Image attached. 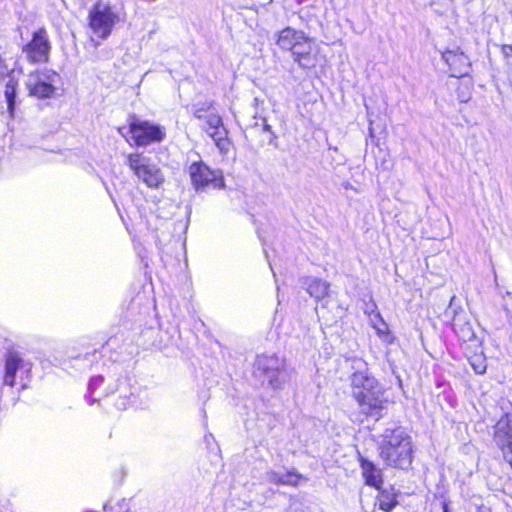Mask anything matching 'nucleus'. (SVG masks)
Segmentation results:
<instances>
[{
    "mask_svg": "<svg viewBox=\"0 0 512 512\" xmlns=\"http://www.w3.org/2000/svg\"><path fill=\"white\" fill-rule=\"evenodd\" d=\"M352 395L361 411L370 416H379L383 409V389L361 358L351 359Z\"/></svg>",
    "mask_w": 512,
    "mask_h": 512,
    "instance_id": "f257e3e1",
    "label": "nucleus"
},
{
    "mask_svg": "<svg viewBox=\"0 0 512 512\" xmlns=\"http://www.w3.org/2000/svg\"><path fill=\"white\" fill-rule=\"evenodd\" d=\"M378 446L379 457L385 465L407 470L413 460L412 438L403 427L386 428Z\"/></svg>",
    "mask_w": 512,
    "mask_h": 512,
    "instance_id": "f03ea898",
    "label": "nucleus"
},
{
    "mask_svg": "<svg viewBox=\"0 0 512 512\" xmlns=\"http://www.w3.org/2000/svg\"><path fill=\"white\" fill-rule=\"evenodd\" d=\"M120 21V13L116 6L102 0L97 1L88 13L92 40H106Z\"/></svg>",
    "mask_w": 512,
    "mask_h": 512,
    "instance_id": "7ed1b4c3",
    "label": "nucleus"
},
{
    "mask_svg": "<svg viewBox=\"0 0 512 512\" xmlns=\"http://www.w3.org/2000/svg\"><path fill=\"white\" fill-rule=\"evenodd\" d=\"M212 103L205 102L194 106L193 115L199 120L205 121L203 129L213 139L220 153L226 155L230 149V140L222 118L211 111Z\"/></svg>",
    "mask_w": 512,
    "mask_h": 512,
    "instance_id": "20e7f679",
    "label": "nucleus"
},
{
    "mask_svg": "<svg viewBox=\"0 0 512 512\" xmlns=\"http://www.w3.org/2000/svg\"><path fill=\"white\" fill-rule=\"evenodd\" d=\"M62 85L61 76L52 69L31 72L25 81L30 96L38 99L53 98Z\"/></svg>",
    "mask_w": 512,
    "mask_h": 512,
    "instance_id": "39448f33",
    "label": "nucleus"
},
{
    "mask_svg": "<svg viewBox=\"0 0 512 512\" xmlns=\"http://www.w3.org/2000/svg\"><path fill=\"white\" fill-rule=\"evenodd\" d=\"M126 163L134 172L135 176L149 188H159L165 181L164 175L158 165L141 153L129 154Z\"/></svg>",
    "mask_w": 512,
    "mask_h": 512,
    "instance_id": "423d86ee",
    "label": "nucleus"
},
{
    "mask_svg": "<svg viewBox=\"0 0 512 512\" xmlns=\"http://www.w3.org/2000/svg\"><path fill=\"white\" fill-rule=\"evenodd\" d=\"M285 362L283 359L274 354L259 355L254 364V373L258 377H263L268 384L274 388H280L286 381L287 372L285 370Z\"/></svg>",
    "mask_w": 512,
    "mask_h": 512,
    "instance_id": "0eeeda50",
    "label": "nucleus"
},
{
    "mask_svg": "<svg viewBox=\"0 0 512 512\" xmlns=\"http://www.w3.org/2000/svg\"><path fill=\"white\" fill-rule=\"evenodd\" d=\"M191 184L197 192L221 189L224 187L222 173L212 170L203 161H195L188 167Z\"/></svg>",
    "mask_w": 512,
    "mask_h": 512,
    "instance_id": "6e6552de",
    "label": "nucleus"
},
{
    "mask_svg": "<svg viewBox=\"0 0 512 512\" xmlns=\"http://www.w3.org/2000/svg\"><path fill=\"white\" fill-rule=\"evenodd\" d=\"M493 441L512 468V413L505 411L493 426Z\"/></svg>",
    "mask_w": 512,
    "mask_h": 512,
    "instance_id": "1a4fd4ad",
    "label": "nucleus"
},
{
    "mask_svg": "<svg viewBox=\"0 0 512 512\" xmlns=\"http://www.w3.org/2000/svg\"><path fill=\"white\" fill-rule=\"evenodd\" d=\"M129 130L137 146H148L152 143H159L163 141L166 136L165 127L149 121L135 120L130 123Z\"/></svg>",
    "mask_w": 512,
    "mask_h": 512,
    "instance_id": "9d476101",
    "label": "nucleus"
},
{
    "mask_svg": "<svg viewBox=\"0 0 512 512\" xmlns=\"http://www.w3.org/2000/svg\"><path fill=\"white\" fill-rule=\"evenodd\" d=\"M50 51L51 43L48 33L44 28L35 31L32 39L22 49L25 58L32 64L48 62Z\"/></svg>",
    "mask_w": 512,
    "mask_h": 512,
    "instance_id": "9b49d317",
    "label": "nucleus"
},
{
    "mask_svg": "<svg viewBox=\"0 0 512 512\" xmlns=\"http://www.w3.org/2000/svg\"><path fill=\"white\" fill-rule=\"evenodd\" d=\"M31 368V363L25 361L18 352L9 351L5 356L3 383L13 387L16 384L17 376L23 381V376L28 375L31 372Z\"/></svg>",
    "mask_w": 512,
    "mask_h": 512,
    "instance_id": "f8f14e48",
    "label": "nucleus"
},
{
    "mask_svg": "<svg viewBox=\"0 0 512 512\" xmlns=\"http://www.w3.org/2000/svg\"><path fill=\"white\" fill-rule=\"evenodd\" d=\"M312 41L303 33V39H299L291 51L293 60L303 69H311L316 65V56L313 53Z\"/></svg>",
    "mask_w": 512,
    "mask_h": 512,
    "instance_id": "ddd939ff",
    "label": "nucleus"
},
{
    "mask_svg": "<svg viewBox=\"0 0 512 512\" xmlns=\"http://www.w3.org/2000/svg\"><path fill=\"white\" fill-rule=\"evenodd\" d=\"M442 59L448 65L452 77H463L469 73L470 60L459 49L446 50L442 53Z\"/></svg>",
    "mask_w": 512,
    "mask_h": 512,
    "instance_id": "4468645a",
    "label": "nucleus"
},
{
    "mask_svg": "<svg viewBox=\"0 0 512 512\" xmlns=\"http://www.w3.org/2000/svg\"><path fill=\"white\" fill-rule=\"evenodd\" d=\"M360 467L365 483L380 490L383 484L382 470L364 457H360Z\"/></svg>",
    "mask_w": 512,
    "mask_h": 512,
    "instance_id": "2eb2a0df",
    "label": "nucleus"
},
{
    "mask_svg": "<svg viewBox=\"0 0 512 512\" xmlns=\"http://www.w3.org/2000/svg\"><path fill=\"white\" fill-rule=\"evenodd\" d=\"M306 291L317 301L323 299L328 294L330 284L322 279L307 277L303 281Z\"/></svg>",
    "mask_w": 512,
    "mask_h": 512,
    "instance_id": "dca6fc26",
    "label": "nucleus"
},
{
    "mask_svg": "<svg viewBox=\"0 0 512 512\" xmlns=\"http://www.w3.org/2000/svg\"><path fill=\"white\" fill-rule=\"evenodd\" d=\"M303 33L302 31H296L293 28L287 27L279 32L277 45L282 50L291 52L294 44L296 45L299 39H303Z\"/></svg>",
    "mask_w": 512,
    "mask_h": 512,
    "instance_id": "f3484780",
    "label": "nucleus"
},
{
    "mask_svg": "<svg viewBox=\"0 0 512 512\" xmlns=\"http://www.w3.org/2000/svg\"><path fill=\"white\" fill-rule=\"evenodd\" d=\"M452 327L457 337L464 342L470 341L475 337V333L471 323L467 321L465 318H463L461 315H455Z\"/></svg>",
    "mask_w": 512,
    "mask_h": 512,
    "instance_id": "a211bd4d",
    "label": "nucleus"
},
{
    "mask_svg": "<svg viewBox=\"0 0 512 512\" xmlns=\"http://www.w3.org/2000/svg\"><path fill=\"white\" fill-rule=\"evenodd\" d=\"M267 479L269 482L275 484L296 486L299 484L302 476L294 471H289L285 474L269 471L267 472Z\"/></svg>",
    "mask_w": 512,
    "mask_h": 512,
    "instance_id": "6ab92c4d",
    "label": "nucleus"
},
{
    "mask_svg": "<svg viewBox=\"0 0 512 512\" xmlns=\"http://www.w3.org/2000/svg\"><path fill=\"white\" fill-rule=\"evenodd\" d=\"M17 88L18 82L13 77L9 76V79L5 85L4 97L6 100L7 110L10 117L14 116Z\"/></svg>",
    "mask_w": 512,
    "mask_h": 512,
    "instance_id": "aec40b11",
    "label": "nucleus"
},
{
    "mask_svg": "<svg viewBox=\"0 0 512 512\" xmlns=\"http://www.w3.org/2000/svg\"><path fill=\"white\" fill-rule=\"evenodd\" d=\"M103 508L104 512H130L129 502L124 498L110 499Z\"/></svg>",
    "mask_w": 512,
    "mask_h": 512,
    "instance_id": "412c9836",
    "label": "nucleus"
},
{
    "mask_svg": "<svg viewBox=\"0 0 512 512\" xmlns=\"http://www.w3.org/2000/svg\"><path fill=\"white\" fill-rule=\"evenodd\" d=\"M469 363L475 373L484 374L487 369V363L485 356L481 354H475L474 356L469 358Z\"/></svg>",
    "mask_w": 512,
    "mask_h": 512,
    "instance_id": "4be33fe9",
    "label": "nucleus"
},
{
    "mask_svg": "<svg viewBox=\"0 0 512 512\" xmlns=\"http://www.w3.org/2000/svg\"><path fill=\"white\" fill-rule=\"evenodd\" d=\"M126 381H121L120 383V400L116 402V406L120 410H124L127 408V405L131 403L130 398L133 396L132 393L129 395L126 393Z\"/></svg>",
    "mask_w": 512,
    "mask_h": 512,
    "instance_id": "5701e85b",
    "label": "nucleus"
},
{
    "mask_svg": "<svg viewBox=\"0 0 512 512\" xmlns=\"http://www.w3.org/2000/svg\"><path fill=\"white\" fill-rule=\"evenodd\" d=\"M369 320L372 327L377 331L378 334L386 332L387 324L385 323L379 312L374 313V315L369 317Z\"/></svg>",
    "mask_w": 512,
    "mask_h": 512,
    "instance_id": "b1692460",
    "label": "nucleus"
},
{
    "mask_svg": "<svg viewBox=\"0 0 512 512\" xmlns=\"http://www.w3.org/2000/svg\"><path fill=\"white\" fill-rule=\"evenodd\" d=\"M395 505L396 501L394 499H390L388 496L382 493L379 503V506L382 510L389 512L393 509Z\"/></svg>",
    "mask_w": 512,
    "mask_h": 512,
    "instance_id": "393cba45",
    "label": "nucleus"
},
{
    "mask_svg": "<svg viewBox=\"0 0 512 512\" xmlns=\"http://www.w3.org/2000/svg\"><path fill=\"white\" fill-rule=\"evenodd\" d=\"M104 382V378L103 376L101 375H98V376H95V377H92L90 382H89V391L90 393H94L97 388L102 385Z\"/></svg>",
    "mask_w": 512,
    "mask_h": 512,
    "instance_id": "a878e982",
    "label": "nucleus"
},
{
    "mask_svg": "<svg viewBox=\"0 0 512 512\" xmlns=\"http://www.w3.org/2000/svg\"><path fill=\"white\" fill-rule=\"evenodd\" d=\"M363 311L365 314L371 317L374 315V313L378 312L376 303L370 298L368 302H365Z\"/></svg>",
    "mask_w": 512,
    "mask_h": 512,
    "instance_id": "bb28decb",
    "label": "nucleus"
},
{
    "mask_svg": "<svg viewBox=\"0 0 512 512\" xmlns=\"http://www.w3.org/2000/svg\"><path fill=\"white\" fill-rule=\"evenodd\" d=\"M288 512H306V509L300 501L293 500L290 503Z\"/></svg>",
    "mask_w": 512,
    "mask_h": 512,
    "instance_id": "cd10ccee",
    "label": "nucleus"
},
{
    "mask_svg": "<svg viewBox=\"0 0 512 512\" xmlns=\"http://www.w3.org/2000/svg\"><path fill=\"white\" fill-rule=\"evenodd\" d=\"M502 53L506 58L512 57V45H504L502 47Z\"/></svg>",
    "mask_w": 512,
    "mask_h": 512,
    "instance_id": "c85d7f7f",
    "label": "nucleus"
},
{
    "mask_svg": "<svg viewBox=\"0 0 512 512\" xmlns=\"http://www.w3.org/2000/svg\"><path fill=\"white\" fill-rule=\"evenodd\" d=\"M458 98H459L460 102L466 103L470 99V95L464 94V93H459Z\"/></svg>",
    "mask_w": 512,
    "mask_h": 512,
    "instance_id": "c756f323",
    "label": "nucleus"
},
{
    "mask_svg": "<svg viewBox=\"0 0 512 512\" xmlns=\"http://www.w3.org/2000/svg\"><path fill=\"white\" fill-rule=\"evenodd\" d=\"M343 187H344V189H346V190H347V189H354V188H353V186H352L349 182L344 183V184H343Z\"/></svg>",
    "mask_w": 512,
    "mask_h": 512,
    "instance_id": "7c9ffc66",
    "label": "nucleus"
},
{
    "mask_svg": "<svg viewBox=\"0 0 512 512\" xmlns=\"http://www.w3.org/2000/svg\"><path fill=\"white\" fill-rule=\"evenodd\" d=\"M443 512H449L448 504L445 502L443 503Z\"/></svg>",
    "mask_w": 512,
    "mask_h": 512,
    "instance_id": "2f4dec72",
    "label": "nucleus"
},
{
    "mask_svg": "<svg viewBox=\"0 0 512 512\" xmlns=\"http://www.w3.org/2000/svg\"><path fill=\"white\" fill-rule=\"evenodd\" d=\"M455 298H456L455 296H453V297L451 298V300H450V306H452L453 301L455 300Z\"/></svg>",
    "mask_w": 512,
    "mask_h": 512,
    "instance_id": "473e14b6",
    "label": "nucleus"
},
{
    "mask_svg": "<svg viewBox=\"0 0 512 512\" xmlns=\"http://www.w3.org/2000/svg\"><path fill=\"white\" fill-rule=\"evenodd\" d=\"M507 405L512 407V403L509 401L507 402Z\"/></svg>",
    "mask_w": 512,
    "mask_h": 512,
    "instance_id": "72a5a7b5",
    "label": "nucleus"
}]
</instances>
